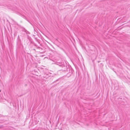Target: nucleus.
Wrapping results in <instances>:
<instances>
[{"label": "nucleus", "mask_w": 130, "mask_h": 130, "mask_svg": "<svg viewBox=\"0 0 130 130\" xmlns=\"http://www.w3.org/2000/svg\"><path fill=\"white\" fill-rule=\"evenodd\" d=\"M25 32H26V33H29V32L26 30H25Z\"/></svg>", "instance_id": "2"}, {"label": "nucleus", "mask_w": 130, "mask_h": 130, "mask_svg": "<svg viewBox=\"0 0 130 130\" xmlns=\"http://www.w3.org/2000/svg\"><path fill=\"white\" fill-rule=\"evenodd\" d=\"M18 38H19V36L18 37Z\"/></svg>", "instance_id": "5"}, {"label": "nucleus", "mask_w": 130, "mask_h": 130, "mask_svg": "<svg viewBox=\"0 0 130 130\" xmlns=\"http://www.w3.org/2000/svg\"><path fill=\"white\" fill-rule=\"evenodd\" d=\"M1 126L0 127V128H2V127H3V126L2 125V126Z\"/></svg>", "instance_id": "4"}, {"label": "nucleus", "mask_w": 130, "mask_h": 130, "mask_svg": "<svg viewBox=\"0 0 130 130\" xmlns=\"http://www.w3.org/2000/svg\"><path fill=\"white\" fill-rule=\"evenodd\" d=\"M3 101H2L1 100H0V101H1V102H2V101H4V100H5V99H4L3 100Z\"/></svg>", "instance_id": "3"}, {"label": "nucleus", "mask_w": 130, "mask_h": 130, "mask_svg": "<svg viewBox=\"0 0 130 130\" xmlns=\"http://www.w3.org/2000/svg\"><path fill=\"white\" fill-rule=\"evenodd\" d=\"M57 64L59 66L62 67H65L66 66V63L65 62L59 63V64Z\"/></svg>", "instance_id": "1"}]
</instances>
